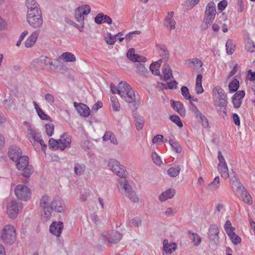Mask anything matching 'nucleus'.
<instances>
[{
    "mask_svg": "<svg viewBox=\"0 0 255 255\" xmlns=\"http://www.w3.org/2000/svg\"><path fill=\"white\" fill-rule=\"evenodd\" d=\"M27 7L26 20L34 29L40 28L43 23L42 12L35 0H26Z\"/></svg>",
    "mask_w": 255,
    "mask_h": 255,
    "instance_id": "1",
    "label": "nucleus"
},
{
    "mask_svg": "<svg viewBox=\"0 0 255 255\" xmlns=\"http://www.w3.org/2000/svg\"><path fill=\"white\" fill-rule=\"evenodd\" d=\"M90 7L88 4L82 5L75 9V18L81 25L79 30L81 32L83 31L84 27V15H88L90 12Z\"/></svg>",
    "mask_w": 255,
    "mask_h": 255,
    "instance_id": "2",
    "label": "nucleus"
},
{
    "mask_svg": "<svg viewBox=\"0 0 255 255\" xmlns=\"http://www.w3.org/2000/svg\"><path fill=\"white\" fill-rule=\"evenodd\" d=\"M163 80L167 83L162 84L165 89H176L177 83L174 80L172 81H168L171 78L173 79L172 71L170 66L165 64L163 66L162 69Z\"/></svg>",
    "mask_w": 255,
    "mask_h": 255,
    "instance_id": "3",
    "label": "nucleus"
},
{
    "mask_svg": "<svg viewBox=\"0 0 255 255\" xmlns=\"http://www.w3.org/2000/svg\"><path fill=\"white\" fill-rule=\"evenodd\" d=\"M1 239L7 244H12L16 238L15 230L11 225H6L2 229L1 234Z\"/></svg>",
    "mask_w": 255,
    "mask_h": 255,
    "instance_id": "4",
    "label": "nucleus"
},
{
    "mask_svg": "<svg viewBox=\"0 0 255 255\" xmlns=\"http://www.w3.org/2000/svg\"><path fill=\"white\" fill-rule=\"evenodd\" d=\"M219 229L216 225L213 224L210 226L208 231L210 248L212 249L217 248L219 242Z\"/></svg>",
    "mask_w": 255,
    "mask_h": 255,
    "instance_id": "5",
    "label": "nucleus"
},
{
    "mask_svg": "<svg viewBox=\"0 0 255 255\" xmlns=\"http://www.w3.org/2000/svg\"><path fill=\"white\" fill-rule=\"evenodd\" d=\"M218 159L219 163L217 169L222 178L227 179L229 177V169L227 162L221 151H218Z\"/></svg>",
    "mask_w": 255,
    "mask_h": 255,
    "instance_id": "6",
    "label": "nucleus"
},
{
    "mask_svg": "<svg viewBox=\"0 0 255 255\" xmlns=\"http://www.w3.org/2000/svg\"><path fill=\"white\" fill-rule=\"evenodd\" d=\"M52 201L47 195L43 196L40 202V207L43 210L44 217L49 218L51 215Z\"/></svg>",
    "mask_w": 255,
    "mask_h": 255,
    "instance_id": "7",
    "label": "nucleus"
},
{
    "mask_svg": "<svg viewBox=\"0 0 255 255\" xmlns=\"http://www.w3.org/2000/svg\"><path fill=\"white\" fill-rule=\"evenodd\" d=\"M108 165L113 172L120 177H125L127 176V172L124 167L120 165V162L117 160L114 159H110Z\"/></svg>",
    "mask_w": 255,
    "mask_h": 255,
    "instance_id": "8",
    "label": "nucleus"
},
{
    "mask_svg": "<svg viewBox=\"0 0 255 255\" xmlns=\"http://www.w3.org/2000/svg\"><path fill=\"white\" fill-rule=\"evenodd\" d=\"M14 192L18 198L24 201L27 200L31 196L29 189L23 185H18L15 188Z\"/></svg>",
    "mask_w": 255,
    "mask_h": 255,
    "instance_id": "9",
    "label": "nucleus"
},
{
    "mask_svg": "<svg viewBox=\"0 0 255 255\" xmlns=\"http://www.w3.org/2000/svg\"><path fill=\"white\" fill-rule=\"evenodd\" d=\"M64 203L61 199L58 197H55L52 200L51 212L54 211L57 212L62 213L65 211Z\"/></svg>",
    "mask_w": 255,
    "mask_h": 255,
    "instance_id": "10",
    "label": "nucleus"
},
{
    "mask_svg": "<svg viewBox=\"0 0 255 255\" xmlns=\"http://www.w3.org/2000/svg\"><path fill=\"white\" fill-rule=\"evenodd\" d=\"M7 213L10 218H15L19 211V207L16 201L12 200L8 203L6 208Z\"/></svg>",
    "mask_w": 255,
    "mask_h": 255,
    "instance_id": "11",
    "label": "nucleus"
},
{
    "mask_svg": "<svg viewBox=\"0 0 255 255\" xmlns=\"http://www.w3.org/2000/svg\"><path fill=\"white\" fill-rule=\"evenodd\" d=\"M8 154L10 159L13 161H16L22 156V151L18 146L12 145L9 148Z\"/></svg>",
    "mask_w": 255,
    "mask_h": 255,
    "instance_id": "12",
    "label": "nucleus"
},
{
    "mask_svg": "<svg viewBox=\"0 0 255 255\" xmlns=\"http://www.w3.org/2000/svg\"><path fill=\"white\" fill-rule=\"evenodd\" d=\"M63 228V224L62 222H53L50 226L49 231L53 235L59 237L61 235Z\"/></svg>",
    "mask_w": 255,
    "mask_h": 255,
    "instance_id": "13",
    "label": "nucleus"
},
{
    "mask_svg": "<svg viewBox=\"0 0 255 255\" xmlns=\"http://www.w3.org/2000/svg\"><path fill=\"white\" fill-rule=\"evenodd\" d=\"M74 106L80 116L88 117L90 115V110L87 105L83 103L78 104L76 102H74Z\"/></svg>",
    "mask_w": 255,
    "mask_h": 255,
    "instance_id": "14",
    "label": "nucleus"
},
{
    "mask_svg": "<svg viewBox=\"0 0 255 255\" xmlns=\"http://www.w3.org/2000/svg\"><path fill=\"white\" fill-rule=\"evenodd\" d=\"M232 189L234 192H236L239 194H243L246 190L236 175L232 178Z\"/></svg>",
    "mask_w": 255,
    "mask_h": 255,
    "instance_id": "15",
    "label": "nucleus"
},
{
    "mask_svg": "<svg viewBox=\"0 0 255 255\" xmlns=\"http://www.w3.org/2000/svg\"><path fill=\"white\" fill-rule=\"evenodd\" d=\"M134 52L135 49L134 48L129 49L127 53L128 58L133 62L140 63V62H145L146 61V58L136 54Z\"/></svg>",
    "mask_w": 255,
    "mask_h": 255,
    "instance_id": "16",
    "label": "nucleus"
},
{
    "mask_svg": "<svg viewBox=\"0 0 255 255\" xmlns=\"http://www.w3.org/2000/svg\"><path fill=\"white\" fill-rule=\"evenodd\" d=\"M37 64V67L39 68H43L45 66H52L53 60L47 56H42L34 61Z\"/></svg>",
    "mask_w": 255,
    "mask_h": 255,
    "instance_id": "17",
    "label": "nucleus"
},
{
    "mask_svg": "<svg viewBox=\"0 0 255 255\" xmlns=\"http://www.w3.org/2000/svg\"><path fill=\"white\" fill-rule=\"evenodd\" d=\"M60 144V149L63 150L67 147H69L71 142L70 136L64 133L58 139Z\"/></svg>",
    "mask_w": 255,
    "mask_h": 255,
    "instance_id": "18",
    "label": "nucleus"
},
{
    "mask_svg": "<svg viewBox=\"0 0 255 255\" xmlns=\"http://www.w3.org/2000/svg\"><path fill=\"white\" fill-rule=\"evenodd\" d=\"M125 177L121 178L119 180V186H118L119 190L123 195L125 193H127L132 189L131 186Z\"/></svg>",
    "mask_w": 255,
    "mask_h": 255,
    "instance_id": "19",
    "label": "nucleus"
},
{
    "mask_svg": "<svg viewBox=\"0 0 255 255\" xmlns=\"http://www.w3.org/2000/svg\"><path fill=\"white\" fill-rule=\"evenodd\" d=\"M27 132L30 140L33 146L35 145L37 142L40 139V137L36 130L32 129V127L29 125L27 128Z\"/></svg>",
    "mask_w": 255,
    "mask_h": 255,
    "instance_id": "20",
    "label": "nucleus"
},
{
    "mask_svg": "<svg viewBox=\"0 0 255 255\" xmlns=\"http://www.w3.org/2000/svg\"><path fill=\"white\" fill-rule=\"evenodd\" d=\"M39 33V30H37L33 32L25 42V47L30 48L33 46L35 44Z\"/></svg>",
    "mask_w": 255,
    "mask_h": 255,
    "instance_id": "21",
    "label": "nucleus"
},
{
    "mask_svg": "<svg viewBox=\"0 0 255 255\" xmlns=\"http://www.w3.org/2000/svg\"><path fill=\"white\" fill-rule=\"evenodd\" d=\"M108 241L110 243L116 244L118 243L122 238V235L117 231H113L109 237H107L106 234L103 235Z\"/></svg>",
    "mask_w": 255,
    "mask_h": 255,
    "instance_id": "22",
    "label": "nucleus"
},
{
    "mask_svg": "<svg viewBox=\"0 0 255 255\" xmlns=\"http://www.w3.org/2000/svg\"><path fill=\"white\" fill-rule=\"evenodd\" d=\"M171 107L177 112L181 116L184 117L186 115V110L183 105L179 101H171Z\"/></svg>",
    "mask_w": 255,
    "mask_h": 255,
    "instance_id": "23",
    "label": "nucleus"
},
{
    "mask_svg": "<svg viewBox=\"0 0 255 255\" xmlns=\"http://www.w3.org/2000/svg\"><path fill=\"white\" fill-rule=\"evenodd\" d=\"M163 251L166 254H171L177 249V245L174 243H169L166 239L163 242Z\"/></svg>",
    "mask_w": 255,
    "mask_h": 255,
    "instance_id": "24",
    "label": "nucleus"
},
{
    "mask_svg": "<svg viewBox=\"0 0 255 255\" xmlns=\"http://www.w3.org/2000/svg\"><path fill=\"white\" fill-rule=\"evenodd\" d=\"M175 194V190L170 188L162 192L159 196V200L161 202H164L166 200L171 199L174 197Z\"/></svg>",
    "mask_w": 255,
    "mask_h": 255,
    "instance_id": "25",
    "label": "nucleus"
},
{
    "mask_svg": "<svg viewBox=\"0 0 255 255\" xmlns=\"http://www.w3.org/2000/svg\"><path fill=\"white\" fill-rule=\"evenodd\" d=\"M95 22L99 24L105 22L110 24L112 22V20L109 16L104 15L102 13H99L95 17Z\"/></svg>",
    "mask_w": 255,
    "mask_h": 255,
    "instance_id": "26",
    "label": "nucleus"
},
{
    "mask_svg": "<svg viewBox=\"0 0 255 255\" xmlns=\"http://www.w3.org/2000/svg\"><path fill=\"white\" fill-rule=\"evenodd\" d=\"M174 12L170 11L168 12L167 15L166 17L165 21V25L169 27L170 30H173L175 28V21L173 18Z\"/></svg>",
    "mask_w": 255,
    "mask_h": 255,
    "instance_id": "27",
    "label": "nucleus"
},
{
    "mask_svg": "<svg viewBox=\"0 0 255 255\" xmlns=\"http://www.w3.org/2000/svg\"><path fill=\"white\" fill-rule=\"evenodd\" d=\"M215 105L218 108V111L223 112L225 114L226 113L227 99H216Z\"/></svg>",
    "mask_w": 255,
    "mask_h": 255,
    "instance_id": "28",
    "label": "nucleus"
},
{
    "mask_svg": "<svg viewBox=\"0 0 255 255\" xmlns=\"http://www.w3.org/2000/svg\"><path fill=\"white\" fill-rule=\"evenodd\" d=\"M131 89L129 85L125 81H121L119 83V90H118V94L121 96H124L127 91Z\"/></svg>",
    "mask_w": 255,
    "mask_h": 255,
    "instance_id": "29",
    "label": "nucleus"
},
{
    "mask_svg": "<svg viewBox=\"0 0 255 255\" xmlns=\"http://www.w3.org/2000/svg\"><path fill=\"white\" fill-rule=\"evenodd\" d=\"M220 186V178L218 176L215 177L213 181L209 183L206 189L207 190L211 192L217 191Z\"/></svg>",
    "mask_w": 255,
    "mask_h": 255,
    "instance_id": "30",
    "label": "nucleus"
},
{
    "mask_svg": "<svg viewBox=\"0 0 255 255\" xmlns=\"http://www.w3.org/2000/svg\"><path fill=\"white\" fill-rule=\"evenodd\" d=\"M14 161L16 162V168L18 170H21L22 168H24V166L28 164L29 159L28 156L26 155H22L17 159V160Z\"/></svg>",
    "mask_w": 255,
    "mask_h": 255,
    "instance_id": "31",
    "label": "nucleus"
},
{
    "mask_svg": "<svg viewBox=\"0 0 255 255\" xmlns=\"http://www.w3.org/2000/svg\"><path fill=\"white\" fill-rule=\"evenodd\" d=\"M185 64L188 67L193 68L198 66H199V67H201L203 65V63L200 59L198 58H193L187 60Z\"/></svg>",
    "mask_w": 255,
    "mask_h": 255,
    "instance_id": "32",
    "label": "nucleus"
},
{
    "mask_svg": "<svg viewBox=\"0 0 255 255\" xmlns=\"http://www.w3.org/2000/svg\"><path fill=\"white\" fill-rule=\"evenodd\" d=\"M121 97L128 103H133L135 101V94L132 88L127 91L124 96Z\"/></svg>",
    "mask_w": 255,
    "mask_h": 255,
    "instance_id": "33",
    "label": "nucleus"
},
{
    "mask_svg": "<svg viewBox=\"0 0 255 255\" xmlns=\"http://www.w3.org/2000/svg\"><path fill=\"white\" fill-rule=\"evenodd\" d=\"M162 60L159 59L157 61L152 63L150 66V70L152 73L155 75H160L159 68L161 63Z\"/></svg>",
    "mask_w": 255,
    "mask_h": 255,
    "instance_id": "34",
    "label": "nucleus"
},
{
    "mask_svg": "<svg viewBox=\"0 0 255 255\" xmlns=\"http://www.w3.org/2000/svg\"><path fill=\"white\" fill-rule=\"evenodd\" d=\"M205 14L211 15L212 16H216V6L213 1H210L206 7L205 10Z\"/></svg>",
    "mask_w": 255,
    "mask_h": 255,
    "instance_id": "35",
    "label": "nucleus"
},
{
    "mask_svg": "<svg viewBox=\"0 0 255 255\" xmlns=\"http://www.w3.org/2000/svg\"><path fill=\"white\" fill-rule=\"evenodd\" d=\"M61 59L65 62H74L76 58L75 55L71 52H64L61 56Z\"/></svg>",
    "mask_w": 255,
    "mask_h": 255,
    "instance_id": "36",
    "label": "nucleus"
},
{
    "mask_svg": "<svg viewBox=\"0 0 255 255\" xmlns=\"http://www.w3.org/2000/svg\"><path fill=\"white\" fill-rule=\"evenodd\" d=\"M124 195L132 202L137 203L139 201V198L136 192L132 189L128 192L125 193Z\"/></svg>",
    "mask_w": 255,
    "mask_h": 255,
    "instance_id": "37",
    "label": "nucleus"
},
{
    "mask_svg": "<svg viewBox=\"0 0 255 255\" xmlns=\"http://www.w3.org/2000/svg\"><path fill=\"white\" fill-rule=\"evenodd\" d=\"M215 18V16L206 14L205 13V17L204 18L203 23L202 24V28L206 29L208 28L209 25H210L213 21Z\"/></svg>",
    "mask_w": 255,
    "mask_h": 255,
    "instance_id": "38",
    "label": "nucleus"
},
{
    "mask_svg": "<svg viewBox=\"0 0 255 255\" xmlns=\"http://www.w3.org/2000/svg\"><path fill=\"white\" fill-rule=\"evenodd\" d=\"M215 18V16L206 14L205 13V17L204 18L203 23L202 24V28L206 29L208 28L209 25H210L213 21Z\"/></svg>",
    "mask_w": 255,
    "mask_h": 255,
    "instance_id": "39",
    "label": "nucleus"
},
{
    "mask_svg": "<svg viewBox=\"0 0 255 255\" xmlns=\"http://www.w3.org/2000/svg\"><path fill=\"white\" fill-rule=\"evenodd\" d=\"M202 75L198 74L196 77V92L197 94H201L203 92V88L202 86Z\"/></svg>",
    "mask_w": 255,
    "mask_h": 255,
    "instance_id": "40",
    "label": "nucleus"
},
{
    "mask_svg": "<svg viewBox=\"0 0 255 255\" xmlns=\"http://www.w3.org/2000/svg\"><path fill=\"white\" fill-rule=\"evenodd\" d=\"M136 128L138 130H141L144 124L143 118L139 115H136L134 117Z\"/></svg>",
    "mask_w": 255,
    "mask_h": 255,
    "instance_id": "41",
    "label": "nucleus"
},
{
    "mask_svg": "<svg viewBox=\"0 0 255 255\" xmlns=\"http://www.w3.org/2000/svg\"><path fill=\"white\" fill-rule=\"evenodd\" d=\"M181 168L179 165L170 167L167 170V174L172 177H176L179 173Z\"/></svg>",
    "mask_w": 255,
    "mask_h": 255,
    "instance_id": "42",
    "label": "nucleus"
},
{
    "mask_svg": "<svg viewBox=\"0 0 255 255\" xmlns=\"http://www.w3.org/2000/svg\"><path fill=\"white\" fill-rule=\"evenodd\" d=\"M74 170L76 175H81L84 173L85 170V166L83 164L76 163L74 164Z\"/></svg>",
    "mask_w": 255,
    "mask_h": 255,
    "instance_id": "43",
    "label": "nucleus"
},
{
    "mask_svg": "<svg viewBox=\"0 0 255 255\" xmlns=\"http://www.w3.org/2000/svg\"><path fill=\"white\" fill-rule=\"evenodd\" d=\"M159 54L162 57V60L166 61L169 58V53L165 46L162 45L159 47Z\"/></svg>",
    "mask_w": 255,
    "mask_h": 255,
    "instance_id": "44",
    "label": "nucleus"
},
{
    "mask_svg": "<svg viewBox=\"0 0 255 255\" xmlns=\"http://www.w3.org/2000/svg\"><path fill=\"white\" fill-rule=\"evenodd\" d=\"M226 52L228 54H232L235 50V45L231 39H228L226 44Z\"/></svg>",
    "mask_w": 255,
    "mask_h": 255,
    "instance_id": "45",
    "label": "nucleus"
},
{
    "mask_svg": "<svg viewBox=\"0 0 255 255\" xmlns=\"http://www.w3.org/2000/svg\"><path fill=\"white\" fill-rule=\"evenodd\" d=\"M20 170L23 171L22 175L26 178H28L30 176L33 172V168L31 165H27L23 167Z\"/></svg>",
    "mask_w": 255,
    "mask_h": 255,
    "instance_id": "46",
    "label": "nucleus"
},
{
    "mask_svg": "<svg viewBox=\"0 0 255 255\" xmlns=\"http://www.w3.org/2000/svg\"><path fill=\"white\" fill-rule=\"evenodd\" d=\"M189 234L191 235V240L194 245L196 247L198 246L201 243L202 239L201 237L195 233H191L189 232Z\"/></svg>",
    "mask_w": 255,
    "mask_h": 255,
    "instance_id": "47",
    "label": "nucleus"
},
{
    "mask_svg": "<svg viewBox=\"0 0 255 255\" xmlns=\"http://www.w3.org/2000/svg\"><path fill=\"white\" fill-rule=\"evenodd\" d=\"M239 88V81L237 79H234L229 85V89L232 92L237 91Z\"/></svg>",
    "mask_w": 255,
    "mask_h": 255,
    "instance_id": "48",
    "label": "nucleus"
},
{
    "mask_svg": "<svg viewBox=\"0 0 255 255\" xmlns=\"http://www.w3.org/2000/svg\"><path fill=\"white\" fill-rule=\"evenodd\" d=\"M169 142L173 149L177 153H180L181 152L182 147L177 141L174 139H171L169 140Z\"/></svg>",
    "mask_w": 255,
    "mask_h": 255,
    "instance_id": "49",
    "label": "nucleus"
},
{
    "mask_svg": "<svg viewBox=\"0 0 255 255\" xmlns=\"http://www.w3.org/2000/svg\"><path fill=\"white\" fill-rule=\"evenodd\" d=\"M190 104L191 105V110L194 113L195 118L198 120L200 118H202L203 115L198 110L197 107L191 101H190Z\"/></svg>",
    "mask_w": 255,
    "mask_h": 255,
    "instance_id": "50",
    "label": "nucleus"
},
{
    "mask_svg": "<svg viewBox=\"0 0 255 255\" xmlns=\"http://www.w3.org/2000/svg\"><path fill=\"white\" fill-rule=\"evenodd\" d=\"M214 93H217L218 97L217 99H227V96L223 89L220 87H216L213 89Z\"/></svg>",
    "mask_w": 255,
    "mask_h": 255,
    "instance_id": "51",
    "label": "nucleus"
},
{
    "mask_svg": "<svg viewBox=\"0 0 255 255\" xmlns=\"http://www.w3.org/2000/svg\"><path fill=\"white\" fill-rule=\"evenodd\" d=\"M136 67L137 72L141 75L145 76L148 71L144 65L141 63L136 64Z\"/></svg>",
    "mask_w": 255,
    "mask_h": 255,
    "instance_id": "52",
    "label": "nucleus"
},
{
    "mask_svg": "<svg viewBox=\"0 0 255 255\" xmlns=\"http://www.w3.org/2000/svg\"><path fill=\"white\" fill-rule=\"evenodd\" d=\"M111 101L113 110L116 112L119 111L120 109V105L116 97L114 96L111 97Z\"/></svg>",
    "mask_w": 255,
    "mask_h": 255,
    "instance_id": "53",
    "label": "nucleus"
},
{
    "mask_svg": "<svg viewBox=\"0 0 255 255\" xmlns=\"http://www.w3.org/2000/svg\"><path fill=\"white\" fill-rule=\"evenodd\" d=\"M245 47L246 50L251 53L255 52V45L254 42L252 40H248L247 41Z\"/></svg>",
    "mask_w": 255,
    "mask_h": 255,
    "instance_id": "54",
    "label": "nucleus"
},
{
    "mask_svg": "<svg viewBox=\"0 0 255 255\" xmlns=\"http://www.w3.org/2000/svg\"><path fill=\"white\" fill-rule=\"evenodd\" d=\"M169 119L179 127L181 128L183 127V124L179 116L176 115H172L170 116Z\"/></svg>",
    "mask_w": 255,
    "mask_h": 255,
    "instance_id": "55",
    "label": "nucleus"
},
{
    "mask_svg": "<svg viewBox=\"0 0 255 255\" xmlns=\"http://www.w3.org/2000/svg\"><path fill=\"white\" fill-rule=\"evenodd\" d=\"M49 146L50 148L54 149L60 148V144L58 140H55L53 138H50L49 140Z\"/></svg>",
    "mask_w": 255,
    "mask_h": 255,
    "instance_id": "56",
    "label": "nucleus"
},
{
    "mask_svg": "<svg viewBox=\"0 0 255 255\" xmlns=\"http://www.w3.org/2000/svg\"><path fill=\"white\" fill-rule=\"evenodd\" d=\"M151 157L156 165L160 166L162 163L160 157L155 152H152Z\"/></svg>",
    "mask_w": 255,
    "mask_h": 255,
    "instance_id": "57",
    "label": "nucleus"
},
{
    "mask_svg": "<svg viewBox=\"0 0 255 255\" xmlns=\"http://www.w3.org/2000/svg\"><path fill=\"white\" fill-rule=\"evenodd\" d=\"M181 94L182 96L187 100H191L192 96L190 95L189 90L186 86H183L181 89Z\"/></svg>",
    "mask_w": 255,
    "mask_h": 255,
    "instance_id": "58",
    "label": "nucleus"
},
{
    "mask_svg": "<svg viewBox=\"0 0 255 255\" xmlns=\"http://www.w3.org/2000/svg\"><path fill=\"white\" fill-rule=\"evenodd\" d=\"M47 134L50 136L53 133L54 126L52 124H47L45 126Z\"/></svg>",
    "mask_w": 255,
    "mask_h": 255,
    "instance_id": "59",
    "label": "nucleus"
},
{
    "mask_svg": "<svg viewBox=\"0 0 255 255\" xmlns=\"http://www.w3.org/2000/svg\"><path fill=\"white\" fill-rule=\"evenodd\" d=\"M177 211L175 209L168 207L166 209V211L164 212V214L166 217H169L171 216H173L176 214Z\"/></svg>",
    "mask_w": 255,
    "mask_h": 255,
    "instance_id": "60",
    "label": "nucleus"
},
{
    "mask_svg": "<svg viewBox=\"0 0 255 255\" xmlns=\"http://www.w3.org/2000/svg\"><path fill=\"white\" fill-rule=\"evenodd\" d=\"M230 239L235 245H238L241 242V238L235 234V233L230 237Z\"/></svg>",
    "mask_w": 255,
    "mask_h": 255,
    "instance_id": "61",
    "label": "nucleus"
},
{
    "mask_svg": "<svg viewBox=\"0 0 255 255\" xmlns=\"http://www.w3.org/2000/svg\"><path fill=\"white\" fill-rule=\"evenodd\" d=\"M243 195H245V197L244 198V202L247 204H249V205H251L253 203L252 197L247 192L246 189L245 190V191L244 192V194Z\"/></svg>",
    "mask_w": 255,
    "mask_h": 255,
    "instance_id": "62",
    "label": "nucleus"
},
{
    "mask_svg": "<svg viewBox=\"0 0 255 255\" xmlns=\"http://www.w3.org/2000/svg\"><path fill=\"white\" fill-rule=\"evenodd\" d=\"M45 100L48 102L50 105L52 106L54 103L55 98L54 96L50 94H46L45 95Z\"/></svg>",
    "mask_w": 255,
    "mask_h": 255,
    "instance_id": "63",
    "label": "nucleus"
},
{
    "mask_svg": "<svg viewBox=\"0 0 255 255\" xmlns=\"http://www.w3.org/2000/svg\"><path fill=\"white\" fill-rule=\"evenodd\" d=\"M141 224V220L140 218L136 217L131 220V225L134 227H138Z\"/></svg>",
    "mask_w": 255,
    "mask_h": 255,
    "instance_id": "64",
    "label": "nucleus"
}]
</instances>
